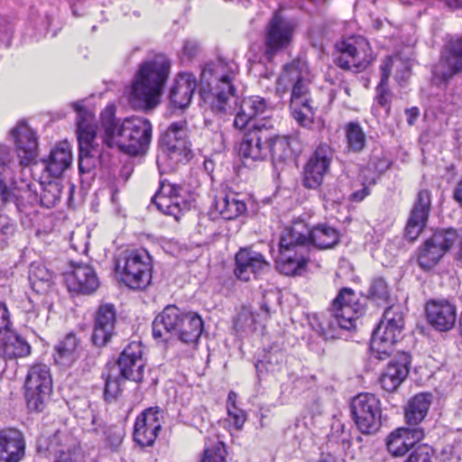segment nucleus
<instances>
[{
	"label": "nucleus",
	"instance_id": "f257e3e1",
	"mask_svg": "<svg viewBox=\"0 0 462 462\" xmlns=\"http://www.w3.org/2000/svg\"><path fill=\"white\" fill-rule=\"evenodd\" d=\"M116 111L114 105H108L100 115L104 143L110 148L118 147L130 155L143 154L152 140L151 122L140 116L121 120L116 116Z\"/></svg>",
	"mask_w": 462,
	"mask_h": 462
},
{
	"label": "nucleus",
	"instance_id": "f03ea898",
	"mask_svg": "<svg viewBox=\"0 0 462 462\" xmlns=\"http://www.w3.org/2000/svg\"><path fill=\"white\" fill-rule=\"evenodd\" d=\"M364 311L355 291L342 288L326 313L310 317V326L324 340L339 338L343 331L356 328V320Z\"/></svg>",
	"mask_w": 462,
	"mask_h": 462
},
{
	"label": "nucleus",
	"instance_id": "7ed1b4c3",
	"mask_svg": "<svg viewBox=\"0 0 462 462\" xmlns=\"http://www.w3.org/2000/svg\"><path fill=\"white\" fill-rule=\"evenodd\" d=\"M238 66L233 60L219 58L207 64L201 71V82L210 88L208 96L213 113L219 116H233L236 111V89L233 84Z\"/></svg>",
	"mask_w": 462,
	"mask_h": 462
},
{
	"label": "nucleus",
	"instance_id": "20e7f679",
	"mask_svg": "<svg viewBox=\"0 0 462 462\" xmlns=\"http://www.w3.org/2000/svg\"><path fill=\"white\" fill-rule=\"evenodd\" d=\"M170 62L164 56L143 62L131 86L129 101L134 108L149 110L160 102L168 79Z\"/></svg>",
	"mask_w": 462,
	"mask_h": 462
},
{
	"label": "nucleus",
	"instance_id": "39448f33",
	"mask_svg": "<svg viewBox=\"0 0 462 462\" xmlns=\"http://www.w3.org/2000/svg\"><path fill=\"white\" fill-rule=\"evenodd\" d=\"M310 226L302 220L293 221L283 229L279 241L278 270L285 275H297L305 270L310 259Z\"/></svg>",
	"mask_w": 462,
	"mask_h": 462
},
{
	"label": "nucleus",
	"instance_id": "423d86ee",
	"mask_svg": "<svg viewBox=\"0 0 462 462\" xmlns=\"http://www.w3.org/2000/svg\"><path fill=\"white\" fill-rule=\"evenodd\" d=\"M77 112V136L79 143V170L80 173H89L94 170L101 155V148L97 142V127L93 124V114L82 101L71 104Z\"/></svg>",
	"mask_w": 462,
	"mask_h": 462
},
{
	"label": "nucleus",
	"instance_id": "0eeeda50",
	"mask_svg": "<svg viewBox=\"0 0 462 462\" xmlns=\"http://www.w3.org/2000/svg\"><path fill=\"white\" fill-rule=\"evenodd\" d=\"M404 319L400 305H391L383 312V319L374 330L371 340V352L374 358H388L395 343L402 336Z\"/></svg>",
	"mask_w": 462,
	"mask_h": 462
},
{
	"label": "nucleus",
	"instance_id": "6e6552de",
	"mask_svg": "<svg viewBox=\"0 0 462 462\" xmlns=\"http://www.w3.org/2000/svg\"><path fill=\"white\" fill-rule=\"evenodd\" d=\"M152 259L146 251L126 250L116 260V272L131 289H145L152 281Z\"/></svg>",
	"mask_w": 462,
	"mask_h": 462
},
{
	"label": "nucleus",
	"instance_id": "1a4fd4ad",
	"mask_svg": "<svg viewBox=\"0 0 462 462\" xmlns=\"http://www.w3.org/2000/svg\"><path fill=\"white\" fill-rule=\"evenodd\" d=\"M339 54L334 62L341 69L360 72L373 61V52L368 41L362 36L346 38L337 44Z\"/></svg>",
	"mask_w": 462,
	"mask_h": 462
},
{
	"label": "nucleus",
	"instance_id": "9d476101",
	"mask_svg": "<svg viewBox=\"0 0 462 462\" xmlns=\"http://www.w3.org/2000/svg\"><path fill=\"white\" fill-rule=\"evenodd\" d=\"M52 392V379L46 365L39 364L31 367L25 381V399L32 411L42 412L47 405Z\"/></svg>",
	"mask_w": 462,
	"mask_h": 462
},
{
	"label": "nucleus",
	"instance_id": "9b49d317",
	"mask_svg": "<svg viewBox=\"0 0 462 462\" xmlns=\"http://www.w3.org/2000/svg\"><path fill=\"white\" fill-rule=\"evenodd\" d=\"M162 152L176 163L187 162L192 158L188 123L185 120L171 123L160 136Z\"/></svg>",
	"mask_w": 462,
	"mask_h": 462
},
{
	"label": "nucleus",
	"instance_id": "f8f14e48",
	"mask_svg": "<svg viewBox=\"0 0 462 462\" xmlns=\"http://www.w3.org/2000/svg\"><path fill=\"white\" fill-rule=\"evenodd\" d=\"M457 233L454 228L439 229L427 238L417 249L416 258L422 270H430L441 260L457 242Z\"/></svg>",
	"mask_w": 462,
	"mask_h": 462
},
{
	"label": "nucleus",
	"instance_id": "ddd939ff",
	"mask_svg": "<svg viewBox=\"0 0 462 462\" xmlns=\"http://www.w3.org/2000/svg\"><path fill=\"white\" fill-rule=\"evenodd\" d=\"M351 413L358 430L373 434L381 427L380 401L371 393H360L351 402Z\"/></svg>",
	"mask_w": 462,
	"mask_h": 462
},
{
	"label": "nucleus",
	"instance_id": "4468645a",
	"mask_svg": "<svg viewBox=\"0 0 462 462\" xmlns=\"http://www.w3.org/2000/svg\"><path fill=\"white\" fill-rule=\"evenodd\" d=\"M295 24L276 11L266 26L264 39L265 55L272 60L279 51L286 49L291 42Z\"/></svg>",
	"mask_w": 462,
	"mask_h": 462
},
{
	"label": "nucleus",
	"instance_id": "2eb2a0df",
	"mask_svg": "<svg viewBox=\"0 0 462 462\" xmlns=\"http://www.w3.org/2000/svg\"><path fill=\"white\" fill-rule=\"evenodd\" d=\"M270 138L267 120L254 123L240 143L239 154L244 160L253 162L266 159L268 156L267 141H270Z\"/></svg>",
	"mask_w": 462,
	"mask_h": 462
},
{
	"label": "nucleus",
	"instance_id": "dca6fc26",
	"mask_svg": "<svg viewBox=\"0 0 462 462\" xmlns=\"http://www.w3.org/2000/svg\"><path fill=\"white\" fill-rule=\"evenodd\" d=\"M164 422V411L158 406L145 409L137 418L134 429V439L141 447L154 444L162 425Z\"/></svg>",
	"mask_w": 462,
	"mask_h": 462
},
{
	"label": "nucleus",
	"instance_id": "f3484780",
	"mask_svg": "<svg viewBox=\"0 0 462 462\" xmlns=\"http://www.w3.org/2000/svg\"><path fill=\"white\" fill-rule=\"evenodd\" d=\"M462 71V37L449 40L444 46L439 62L433 67L435 79L447 83Z\"/></svg>",
	"mask_w": 462,
	"mask_h": 462
},
{
	"label": "nucleus",
	"instance_id": "a211bd4d",
	"mask_svg": "<svg viewBox=\"0 0 462 462\" xmlns=\"http://www.w3.org/2000/svg\"><path fill=\"white\" fill-rule=\"evenodd\" d=\"M333 157L332 149L326 143L319 145L307 162L303 171V186L308 189L319 188L328 172Z\"/></svg>",
	"mask_w": 462,
	"mask_h": 462
},
{
	"label": "nucleus",
	"instance_id": "6ab92c4d",
	"mask_svg": "<svg viewBox=\"0 0 462 462\" xmlns=\"http://www.w3.org/2000/svg\"><path fill=\"white\" fill-rule=\"evenodd\" d=\"M41 439L39 448H44L55 457L54 462H77L79 457V441L68 432L57 430L50 439Z\"/></svg>",
	"mask_w": 462,
	"mask_h": 462
},
{
	"label": "nucleus",
	"instance_id": "aec40b11",
	"mask_svg": "<svg viewBox=\"0 0 462 462\" xmlns=\"http://www.w3.org/2000/svg\"><path fill=\"white\" fill-rule=\"evenodd\" d=\"M182 191L183 189L180 185L163 180L152 200L160 211L178 219L179 215L189 208L188 203L181 196Z\"/></svg>",
	"mask_w": 462,
	"mask_h": 462
},
{
	"label": "nucleus",
	"instance_id": "412c9836",
	"mask_svg": "<svg viewBox=\"0 0 462 462\" xmlns=\"http://www.w3.org/2000/svg\"><path fill=\"white\" fill-rule=\"evenodd\" d=\"M292 85L290 104L291 113L300 125L310 127L315 112L310 97L308 79Z\"/></svg>",
	"mask_w": 462,
	"mask_h": 462
},
{
	"label": "nucleus",
	"instance_id": "4be33fe9",
	"mask_svg": "<svg viewBox=\"0 0 462 462\" xmlns=\"http://www.w3.org/2000/svg\"><path fill=\"white\" fill-rule=\"evenodd\" d=\"M270 269V263L264 256L251 248H242L236 254V276L248 282L252 276L257 277Z\"/></svg>",
	"mask_w": 462,
	"mask_h": 462
},
{
	"label": "nucleus",
	"instance_id": "5701e85b",
	"mask_svg": "<svg viewBox=\"0 0 462 462\" xmlns=\"http://www.w3.org/2000/svg\"><path fill=\"white\" fill-rule=\"evenodd\" d=\"M425 432L421 427H402L392 431L385 439L388 452L394 457H403L423 439Z\"/></svg>",
	"mask_w": 462,
	"mask_h": 462
},
{
	"label": "nucleus",
	"instance_id": "b1692460",
	"mask_svg": "<svg viewBox=\"0 0 462 462\" xmlns=\"http://www.w3.org/2000/svg\"><path fill=\"white\" fill-rule=\"evenodd\" d=\"M430 206V192L428 189L420 190L405 227V236L411 242L415 241L424 229L428 221Z\"/></svg>",
	"mask_w": 462,
	"mask_h": 462
},
{
	"label": "nucleus",
	"instance_id": "393cba45",
	"mask_svg": "<svg viewBox=\"0 0 462 462\" xmlns=\"http://www.w3.org/2000/svg\"><path fill=\"white\" fill-rule=\"evenodd\" d=\"M143 350L139 343L129 344L121 353L117 365L124 379L135 383L143 381L145 363L142 357Z\"/></svg>",
	"mask_w": 462,
	"mask_h": 462
},
{
	"label": "nucleus",
	"instance_id": "a878e982",
	"mask_svg": "<svg viewBox=\"0 0 462 462\" xmlns=\"http://www.w3.org/2000/svg\"><path fill=\"white\" fill-rule=\"evenodd\" d=\"M72 270L66 274V282L70 291L82 294L94 292L98 285V278L94 269L81 263H70Z\"/></svg>",
	"mask_w": 462,
	"mask_h": 462
},
{
	"label": "nucleus",
	"instance_id": "bb28decb",
	"mask_svg": "<svg viewBox=\"0 0 462 462\" xmlns=\"http://www.w3.org/2000/svg\"><path fill=\"white\" fill-rule=\"evenodd\" d=\"M428 322L439 331L450 330L457 320V309L448 300H430L425 307Z\"/></svg>",
	"mask_w": 462,
	"mask_h": 462
},
{
	"label": "nucleus",
	"instance_id": "cd10ccee",
	"mask_svg": "<svg viewBox=\"0 0 462 462\" xmlns=\"http://www.w3.org/2000/svg\"><path fill=\"white\" fill-rule=\"evenodd\" d=\"M411 356L406 352L398 353L380 377L382 388L389 393L394 392L409 374Z\"/></svg>",
	"mask_w": 462,
	"mask_h": 462
},
{
	"label": "nucleus",
	"instance_id": "c85d7f7f",
	"mask_svg": "<svg viewBox=\"0 0 462 462\" xmlns=\"http://www.w3.org/2000/svg\"><path fill=\"white\" fill-rule=\"evenodd\" d=\"M184 315L185 313L174 305L165 307L152 322L153 337L168 341L171 336L177 334Z\"/></svg>",
	"mask_w": 462,
	"mask_h": 462
},
{
	"label": "nucleus",
	"instance_id": "c756f323",
	"mask_svg": "<svg viewBox=\"0 0 462 462\" xmlns=\"http://www.w3.org/2000/svg\"><path fill=\"white\" fill-rule=\"evenodd\" d=\"M116 321V310L112 304L101 305L96 314L92 341L97 346H104L114 335Z\"/></svg>",
	"mask_w": 462,
	"mask_h": 462
},
{
	"label": "nucleus",
	"instance_id": "7c9ffc66",
	"mask_svg": "<svg viewBox=\"0 0 462 462\" xmlns=\"http://www.w3.org/2000/svg\"><path fill=\"white\" fill-rule=\"evenodd\" d=\"M24 448L20 430L14 428L0 430V462H19L24 456Z\"/></svg>",
	"mask_w": 462,
	"mask_h": 462
},
{
	"label": "nucleus",
	"instance_id": "2f4dec72",
	"mask_svg": "<svg viewBox=\"0 0 462 462\" xmlns=\"http://www.w3.org/2000/svg\"><path fill=\"white\" fill-rule=\"evenodd\" d=\"M21 163L29 165L37 156L38 142L35 133L25 124H19L11 131Z\"/></svg>",
	"mask_w": 462,
	"mask_h": 462
},
{
	"label": "nucleus",
	"instance_id": "473e14b6",
	"mask_svg": "<svg viewBox=\"0 0 462 462\" xmlns=\"http://www.w3.org/2000/svg\"><path fill=\"white\" fill-rule=\"evenodd\" d=\"M197 88L195 77L190 73H180L170 91V101L176 108H185L190 102Z\"/></svg>",
	"mask_w": 462,
	"mask_h": 462
},
{
	"label": "nucleus",
	"instance_id": "72a5a7b5",
	"mask_svg": "<svg viewBox=\"0 0 462 462\" xmlns=\"http://www.w3.org/2000/svg\"><path fill=\"white\" fill-rule=\"evenodd\" d=\"M268 108L266 100L259 96L245 98L239 111L236 114L234 126L237 129H245L251 126V123L256 116L263 115Z\"/></svg>",
	"mask_w": 462,
	"mask_h": 462
},
{
	"label": "nucleus",
	"instance_id": "f704fd0d",
	"mask_svg": "<svg viewBox=\"0 0 462 462\" xmlns=\"http://www.w3.org/2000/svg\"><path fill=\"white\" fill-rule=\"evenodd\" d=\"M267 129L271 135L267 141L268 155H271L273 162H283L293 155L291 147L292 138L288 135H279L271 120H267Z\"/></svg>",
	"mask_w": 462,
	"mask_h": 462
},
{
	"label": "nucleus",
	"instance_id": "c9c22d12",
	"mask_svg": "<svg viewBox=\"0 0 462 462\" xmlns=\"http://www.w3.org/2000/svg\"><path fill=\"white\" fill-rule=\"evenodd\" d=\"M3 339L0 340V356L4 359L26 357L31 354L32 347L27 340L9 328Z\"/></svg>",
	"mask_w": 462,
	"mask_h": 462
},
{
	"label": "nucleus",
	"instance_id": "e433bc0d",
	"mask_svg": "<svg viewBox=\"0 0 462 462\" xmlns=\"http://www.w3.org/2000/svg\"><path fill=\"white\" fill-rule=\"evenodd\" d=\"M71 161L70 145L67 142H62L51 150L46 160H43L44 169L51 176L59 178L70 166Z\"/></svg>",
	"mask_w": 462,
	"mask_h": 462
},
{
	"label": "nucleus",
	"instance_id": "4c0bfd02",
	"mask_svg": "<svg viewBox=\"0 0 462 462\" xmlns=\"http://www.w3.org/2000/svg\"><path fill=\"white\" fill-rule=\"evenodd\" d=\"M214 208L221 217L226 220L236 219L247 210L245 200L241 199L240 196L234 192L220 193L217 196Z\"/></svg>",
	"mask_w": 462,
	"mask_h": 462
},
{
	"label": "nucleus",
	"instance_id": "58836bf2",
	"mask_svg": "<svg viewBox=\"0 0 462 462\" xmlns=\"http://www.w3.org/2000/svg\"><path fill=\"white\" fill-rule=\"evenodd\" d=\"M432 402V395L420 393L413 396L405 407V420L410 427L418 425L425 419Z\"/></svg>",
	"mask_w": 462,
	"mask_h": 462
},
{
	"label": "nucleus",
	"instance_id": "ea45409f",
	"mask_svg": "<svg viewBox=\"0 0 462 462\" xmlns=\"http://www.w3.org/2000/svg\"><path fill=\"white\" fill-rule=\"evenodd\" d=\"M32 289L38 294L48 293L54 285V274L43 263L33 262L28 272Z\"/></svg>",
	"mask_w": 462,
	"mask_h": 462
},
{
	"label": "nucleus",
	"instance_id": "a19ab883",
	"mask_svg": "<svg viewBox=\"0 0 462 462\" xmlns=\"http://www.w3.org/2000/svg\"><path fill=\"white\" fill-rule=\"evenodd\" d=\"M310 245L321 250L334 247L339 243L338 230L328 224H319L310 227Z\"/></svg>",
	"mask_w": 462,
	"mask_h": 462
},
{
	"label": "nucleus",
	"instance_id": "79ce46f5",
	"mask_svg": "<svg viewBox=\"0 0 462 462\" xmlns=\"http://www.w3.org/2000/svg\"><path fill=\"white\" fill-rule=\"evenodd\" d=\"M202 331V319L196 313H185L176 335L186 344H196Z\"/></svg>",
	"mask_w": 462,
	"mask_h": 462
},
{
	"label": "nucleus",
	"instance_id": "37998d69",
	"mask_svg": "<svg viewBox=\"0 0 462 462\" xmlns=\"http://www.w3.org/2000/svg\"><path fill=\"white\" fill-rule=\"evenodd\" d=\"M79 341L74 333H69L55 346L54 360L60 365H70L78 358Z\"/></svg>",
	"mask_w": 462,
	"mask_h": 462
},
{
	"label": "nucleus",
	"instance_id": "c03bdc74",
	"mask_svg": "<svg viewBox=\"0 0 462 462\" xmlns=\"http://www.w3.org/2000/svg\"><path fill=\"white\" fill-rule=\"evenodd\" d=\"M393 66V59L392 57H386L381 65V79L380 83L376 87V97L375 99L378 104L386 107L387 111L390 109V103L392 94L388 88V79L391 74L392 68Z\"/></svg>",
	"mask_w": 462,
	"mask_h": 462
},
{
	"label": "nucleus",
	"instance_id": "a18cd8bd",
	"mask_svg": "<svg viewBox=\"0 0 462 462\" xmlns=\"http://www.w3.org/2000/svg\"><path fill=\"white\" fill-rule=\"evenodd\" d=\"M308 74L306 62L300 60H295L284 65L283 71L279 77V82L281 84L283 82L294 84L305 80Z\"/></svg>",
	"mask_w": 462,
	"mask_h": 462
},
{
	"label": "nucleus",
	"instance_id": "49530a36",
	"mask_svg": "<svg viewBox=\"0 0 462 462\" xmlns=\"http://www.w3.org/2000/svg\"><path fill=\"white\" fill-rule=\"evenodd\" d=\"M255 316L247 307H243L235 320L236 331L242 335L251 334L255 330Z\"/></svg>",
	"mask_w": 462,
	"mask_h": 462
},
{
	"label": "nucleus",
	"instance_id": "de8ad7c7",
	"mask_svg": "<svg viewBox=\"0 0 462 462\" xmlns=\"http://www.w3.org/2000/svg\"><path fill=\"white\" fill-rule=\"evenodd\" d=\"M348 147L355 152H361L365 145V135L356 122H350L346 126Z\"/></svg>",
	"mask_w": 462,
	"mask_h": 462
},
{
	"label": "nucleus",
	"instance_id": "09e8293b",
	"mask_svg": "<svg viewBox=\"0 0 462 462\" xmlns=\"http://www.w3.org/2000/svg\"><path fill=\"white\" fill-rule=\"evenodd\" d=\"M62 186L58 181H49L42 186L41 193V204L51 208L57 205L60 199Z\"/></svg>",
	"mask_w": 462,
	"mask_h": 462
},
{
	"label": "nucleus",
	"instance_id": "8fccbe9b",
	"mask_svg": "<svg viewBox=\"0 0 462 462\" xmlns=\"http://www.w3.org/2000/svg\"><path fill=\"white\" fill-rule=\"evenodd\" d=\"M369 298L377 304H386L390 300V291L386 282L381 278H374L368 290Z\"/></svg>",
	"mask_w": 462,
	"mask_h": 462
},
{
	"label": "nucleus",
	"instance_id": "3c124183",
	"mask_svg": "<svg viewBox=\"0 0 462 462\" xmlns=\"http://www.w3.org/2000/svg\"><path fill=\"white\" fill-rule=\"evenodd\" d=\"M435 451L428 444L415 445L404 462H433Z\"/></svg>",
	"mask_w": 462,
	"mask_h": 462
},
{
	"label": "nucleus",
	"instance_id": "603ef678",
	"mask_svg": "<svg viewBox=\"0 0 462 462\" xmlns=\"http://www.w3.org/2000/svg\"><path fill=\"white\" fill-rule=\"evenodd\" d=\"M226 446L222 441H217L211 447L206 448L200 462H226Z\"/></svg>",
	"mask_w": 462,
	"mask_h": 462
},
{
	"label": "nucleus",
	"instance_id": "864d4df0",
	"mask_svg": "<svg viewBox=\"0 0 462 462\" xmlns=\"http://www.w3.org/2000/svg\"><path fill=\"white\" fill-rule=\"evenodd\" d=\"M368 167L378 173H383L389 169L390 161L381 149H374L370 155Z\"/></svg>",
	"mask_w": 462,
	"mask_h": 462
},
{
	"label": "nucleus",
	"instance_id": "5fc2aeb1",
	"mask_svg": "<svg viewBox=\"0 0 462 462\" xmlns=\"http://www.w3.org/2000/svg\"><path fill=\"white\" fill-rule=\"evenodd\" d=\"M121 379L117 376L108 375L106 379L105 385V399L106 401L116 400L118 394L121 393Z\"/></svg>",
	"mask_w": 462,
	"mask_h": 462
},
{
	"label": "nucleus",
	"instance_id": "6e6d98bb",
	"mask_svg": "<svg viewBox=\"0 0 462 462\" xmlns=\"http://www.w3.org/2000/svg\"><path fill=\"white\" fill-rule=\"evenodd\" d=\"M70 246L79 253L86 254L88 252V236L83 232H72L70 236Z\"/></svg>",
	"mask_w": 462,
	"mask_h": 462
},
{
	"label": "nucleus",
	"instance_id": "4d7b16f0",
	"mask_svg": "<svg viewBox=\"0 0 462 462\" xmlns=\"http://www.w3.org/2000/svg\"><path fill=\"white\" fill-rule=\"evenodd\" d=\"M12 326L10 313L6 305L0 301V340L4 338Z\"/></svg>",
	"mask_w": 462,
	"mask_h": 462
},
{
	"label": "nucleus",
	"instance_id": "13d9d810",
	"mask_svg": "<svg viewBox=\"0 0 462 462\" xmlns=\"http://www.w3.org/2000/svg\"><path fill=\"white\" fill-rule=\"evenodd\" d=\"M227 414L236 429L241 430L246 420V413L245 411L238 407H231L227 409Z\"/></svg>",
	"mask_w": 462,
	"mask_h": 462
},
{
	"label": "nucleus",
	"instance_id": "bf43d9fd",
	"mask_svg": "<svg viewBox=\"0 0 462 462\" xmlns=\"http://www.w3.org/2000/svg\"><path fill=\"white\" fill-rule=\"evenodd\" d=\"M105 442L110 448H116L122 442V434L119 430L107 429L105 432Z\"/></svg>",
	"mask_w": 462,
	"mask_h": 462
},
{
	"label": "nucleus",
	"instance_id": "052dcab7",
	"mask_svg": "<svg viewBox=\"0 0 462 462\" xmlns=\"http://www.w3.org/2000/svg\"><path fill=\"white\" fill-rule=\"evenodd\" d=\"M14 231V223L7 217L0 215V235L4 236L3 239L12 236Z\"/></svg>",
	"mask_w": 462,
	"mask_h": 462
},
{
	"label": "nucleus",
	"instance_id": "680f3d73",
	"mask_svg": "<svg viewBox=\"0 0 462 462\" xmlns=\"http://www.w3.org/2000/svg\"><path fill=\"white\" fill-rule=\"evenodd\" d=\"M369 194H370V190H369L368 187L365 186L362 189L353 192L350 195L349 199L354 202H361Z\"/></svg>",
	"mask_w": 462,
	"mask_h": 462
},
{
	"label": "nucleus",
	"instance_id": "e2e57ef3",
	"mask_svg": "<svg viewBox=\"0 0 462 462\" xmlns=\"http://www.w3.org/2000/svg\"><path fill=\"white\" fill-rule=\"evenodd\" d=\"M405 114L407 116V122L410 125H414L416 120L418 119L420 116L419 108L417 107H411L405 110Z\"/></svg>",
	"mask_w": 462,
	"mask_h": 462
},
{
	"label": "nucleus",
	"instance_id": "0e129e2a",
	"mask_svg": "<svg viewBox=\"0 0 462 462\" xmlns=\"http://www.w3.org/2000/svg\"><path fill=\"white\" fill-rule=\"evenodd\" d=\"M274 296V293L263 294L261 310L264 312L265 317L269 318L271 315L270 297Z\"/></svg>",
	"mask_w": 462,
	"mask_h": 462
},
{
	"label": "nucleus",
	"instance_id": "69168bd1",
	"mask_svg": "<svg viewBox=\"0 0 462 462\" xmlns=\"http://www.w3.org/2000/svg\"><path fill=\"white\" fill-rule=\"evenodd\" d=\"M11 161V154L10 151L5 146L0 147V165L5 166L7 165Z\"/></svg>",
	"mask_w": 462,
	"mask_h": 462
},
{
	"label": "nucleus",
	"instance_id": "338daca9",
	"mask_svg": "<svg viewBox=\"0 0 462 462\" xmlns=\"http://www.w3.org/2000/svg\"><path fill=\"white\" fill-rule=\"evenodd\" d=\"M446 7L454 11L462 9V0H439Z\"/></svg>",
	"mask_w": 462,
	"mask_h": 462
},
{
	"label": "nucleus",
	"instance_id": "774afa93",
	"mask_svg": "<svg viewBox=\"0 0 462 462\" xmlns=\"http://www.w3.org/2000/svg\"><path fill=\"white\" fill-rule=\"evenodd\" d=\"M453 198L462 206V179L459 180L454 189Z\"/></svg>",
	"mask_w": 462,
	"mask_h": 462
}]
</instances>
